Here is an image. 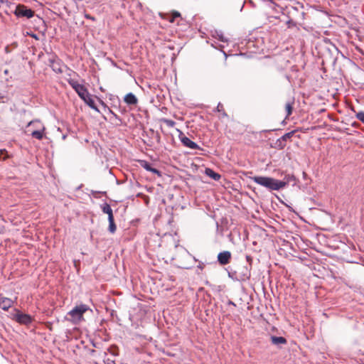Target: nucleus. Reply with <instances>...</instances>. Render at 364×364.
I'll use <instances>...</instances> for the list:
<instances>
[{
    "instance_id": "obj_1",
    "label": "nucleus",
    "mask_w": 364,
    "mask_h": 364,
    "mask_svg": "<svg viewBox=\"0 0 364 364\" xmlns=\"http://www.w3.org/2000/svg\"><path fill=\"white\" fill-rule=\"evenodd\" d=\"M50 66L53 70L57 73H62L66 71L68 73L67 75L69 77V78H68V81L72 88L74 89L75 91L82 90L83 87L81 83V80L75 72L68 69V68L62 64L59 60H53Z\"/></svg>"
},
{
    "instance_id": "obj_2",
    "label": "nucleus",
    "mask_w": 364,
    "mask_h": 364,
    "mask_svg": "<svg viewBox=\"0 0 364 364\" xmlns=\"http://www.w3.org/2000/svg\"><path fill=\"white\" fill-rule=\"evenodd\" d=\"M255 183L271 191H279L284 188V183L281 181L266 176H253L250 178Z\"/></svg>"
},
{
    "instance_id": "obj_3",
    "label": "nucleus",
    "mask_w": 364,
    "mask_h": 364,
    "mask_svg": "<svg viewBox=\"0 0 364 364\" xmlns=\"http://www.w3.org/2000/svg\"><path fill=\"white\" fill-rule=\"evenodd\" d=\"M88 310H90V309L86 304L76 306L68 313V315L70 316V318L68 319L74 323H77L84 320L83 314Z\"/></svg>"
},
{
    "instance_id": "obj_4",
    "label": "nucleus",
    "mask_w": 364,
    "mask_h": 364,
    "mask_svg": "<svg viewBox=\"0 0 364 364\" xmlns=\"http://www.w3.org/2000/svg\"><path fill=\"white\" fill-rule=\"evenodd\" d=\"M80 97L92 109L99 112L97 103L104 106V102L99 97L91 95L90 92H77Z\"/></svg>"
},
{
    "instance_id": "obj_5",
    "label": "nucleus",
    "mask_w": 364,
    "mask_h": 364,
    "mask_svg": "<svg viewBox=\"0 0 364 364\" xmlns=\"http://www.w3.org/2000/svg\"><path fill=\"white\" fill-rule=\"evenodd\" d=\"M14 14L17 17H26L27 18H31L34 16V11L25 5L19 4L16 6L14 11Z\"/></svg>"
},
{
    "instance_id": "obj_6",
    "label": "nucleus",
    "mask_w": 364,
    "mask_h": 364,
    "mask_svg": "<svg viewBox=\"0 0 364 364\" xmlns=\"http://www.w3.org/2000/svg\"><path fill=\"white\" fill-rule=\"evenodd\" d=\"M176 131L178 132V138L184 146L191 149H201L196 143L191 141L188 137L185 136V134L180 129H176Z\"/></svg>"
},
{
    "instance_id": "obj_7",
    "label": "nucleus",
    "mask_w": 364,
    "mask_h": 364,
    "mask_svg": "<svg viewBox=\"0 0 364 364\" xmlns=\"http://www.w3.org/2000/svg\"><path fill=\"white\" fill-rule=\"evenodd\" d=\"M15 319L18 323L25 325H28L32 321V318L30 315L19 312L15 315Z\"/></svg>"
},
{
    "instance_id": "obj_8",
    "label": "nucleus",
    "mask_w": 364,
    "mask_h": 364,
    "mask_svg": "<svg viewBox=\"0 0 364 364\" xmlns=\"http://www.w3.org/2000/svg\"><path fill=\"white\" fill-rule=\"evenodd\" d=\"M231 259V253L229 251H223L218 254V260L222 265L228 264Z\"/></svg>"
},
{
    "instance_id": "obj_9",
    "label": "nucleus",
    "mask_w": 364,
    "mask_h": 364,
    "mask_svg": "<svg viewBox=\"0 0 364 364\" xmlns=\"http://www.w3.org/2000/svg\"><path fill=\"white\" fill-rule=\"evenodd\" d=\"M294 104L295 100L294 97L288 99L285 102L284 109L286 112V119H287L291 114Z\"/></svg>"
},
{
    "instance_id": "obj_10",
    "label": "nucleus",
    "mask_w": 364,
    "mask_h": 364,
    "mask_svg": "<svg viewBox=\"0 0 364 364\" xmlns=\"http://www.w3.org/2000/svg\"><path fill=\"white\" fill-rule=\"evenodd\" d=\"M162 18L168 21L170 23H173L175 19L181 17V14L178 11H173L171 14H161Z\"/></svg>"
},
{
    "instance_id": "obj_11",
    "label": "nucleus",
    "mask_w": 364,
    "mask_h": 364,
    "mask_svg": "<svg viewBox=\"0 0 364 364\" xmlns=\"http://www.w3.org/2000/svg\"><path fill=\"white\" fill-rule=\"evenodd\" d=\"M14 301L9 298L6 297H0V307L3 310H8L13 305Z\"/></svg>"
},
{
    "instance_id": "obj_12",
    "label": "nucleus",
    "mask_w": 364,
    "mask_h": 364,
    "mask_svg": "<svg viewBox=\"0 0 364 364\" xmlns=\"http://www.w3.org/2000/svg\"><path fill=\"white\" fill-rule=\"evenodd\" d=\"M124 101L127 105H135L137 102V99L132 92H129L124 97Z\"/></svg>"
},
{
    "instance_id": "obj_13",
    "label": "nucleus",
    "mask_w": 364,
    "mask_h": 364,
    "mask_svg": "<svg viewBox=\"0 0 364 364\" xmlns=\"http://www.w3.org/2000/svg\"><path fill=\"white\" fill-rule=\"evenodd\" d=\"M205 174L210 177L211 178L214 179L215 181H218L220 178V175L218 173H215L213 170L211 168H206L205 171Z\"/></svg>"
},
{
    "instance_id": "obj_14",
    "label": "nucleus",
    "mask_w": 364,
    "mask_h": 364,
    "mask_svg": "<svg viewBox=\"0 0 364 364\" xmlns=\"http://www.w3.org/2000/svg\"><path fill=\"white\" fill-rule=\"evenodd\" d=\"M212 36L213 38H215L222 42L228 41V38L223 35V32L220 31H213Z\"/></svg>"
},
{
    "instance_id": "obj_15",
    "label": "nucleus",
    "mask_w": 364,
    "mask_h": 364,
    "mask_svg": "<svg viewBox=\"0 0 364 364\" xmlns=\"http://www.w3.org/2000/svg\"><path fill=\"white\" fill-rule=\"evenodd\" d=\"M271 341L272 343L274 345L285 344L287 343V340L284 337L281 336H272Z\"/></svg>"
},
{
    "instance_id": "obj_16",
    "label": "nucleus",
    "mask_w": 364,
    "mask_h": 364,
    "mask_svg": "<svg viewBox=\"0 0 364 364\" xmlns=\"http://www.w3.org/2000/svg\"><path fill=\"white\" fill-rule=\"evenodd\" d=\"M109 220V231L111 233H114L116 231V225L114 221V215L108 217Z\"/></svg>"
},
{
    "instance_id": "obj_17",
    "label": "nucleus",
    "mask_w": 364,
    "mask_h": 364,
    "mask_svg": "<svg viewBox=\"0 0 364 364\" xmlns=\"http://www.w3.org/2000/svg\"><path fill=\"white\" fill-rule=\"evenodd\" d=\"M102 210L104 213L107 214L108 217H109L110 215L111 216L113 215L112 210L110 205L107 203H105L102 205Z\"/></svg>"
},
{
    "instance_id": "obj_18",
    "label": "nucleus",
    "mask_w": 364,
    "mask_h": 364,
    "mask_svg": "<svg viewBox=\"0 0 364 364\" xmlns=\"http://www.w3.org/2000/svg\"><path fill=\"white\" fill-rule=\"evenodd\" d=\"M281 181H282V183H284V187H285L287 184L290 183L291 182L295 183L296 178L293 175H287V176H285L284 180Z\"/></svg>"
},
{
    "instance_id": "obj_19",
    "label": "nucleus",
    "mask_w": 364,
    "mask_h": 364,
    "mask_svg": "<svg viewBox=\"0 0 364 364\" xmlns=\"http://www.w3.org/2000/svg\"><path fill=\"white\" fill-rule=\"evenodd\" d=\"M143 167L149 171L159 174V171L156 168H152L151 166L146 162L144 163V164L143 165Z\"/></svg>"
},
{
    "instance_id": "obj_20",
    "label": "nucleus",
    "mask_w": 364,
    "mask_h": 364,
    "mask_svg": "<svg viewBox=\"0 0 364 364\" xmlns=\"http://www.w3.org/2000/svg\"><path fill=\"white\" fill-rule=\"evenodd\" d=\"M161 122H162L169 127H173L176 124V122L174 121L166 118L161 119Z\"/></svg>"
},
{
    "instance_id": "obj_21",
    "label": "nucleus",
    "mask_w": 364,
    "mask_h": 364,
    "mask_svg": "<svg viewBox=\"0 0 364 364\" xmlns=\"http://www.w3.org/2000/svg\"><path fill=\"white\" fill-rule=\"evenodd\" d=\"M31 136L36 139H41L43 138V132L35 130L31 132Z\"/></svg>"
},
{
    "instance_id": "obj_22",
    "label": "nucleus",
    "mask_w": 364,
    "mask_h": 364,
    "mask_svg": "<svg viewBox=\"0 0 364 364\" xmlns=\"http://www.w3.org/2000/svg\"><path fill=\"white\" fill-rule=\"evenodd\" d=\"M356 118L364 123V112L360 111L356 113Z\"/></svg>"
},
{
    "instance_id": "obj_23",
    "label": "nucleus",
    "mask_w": 364,
    "mask_h": 364,
    "mask_svg": "<svg viewBox=\"0 0 364 364\" xmlns=\"http://www.w3.org/2000/svg\"><path fill=\"white\" fill-rule=\"evenodd\" d=\"M294 134V131L288 132V133H287V134H285L284 135L282 136V139L286 141V140L290 139L293 136Z\"/></svg>"
},
{
    "instance_id": "obj_24",
    "label": "nucleus",
    "mask_w": 364,
    "mask_h": 364,
    "mask_svg": "<svg viewBox=\"0 0 364 364\" xmlns=\"http://www.w3.org/2000/svg\"><path fill=\"white\" fill-rule=\"evenodd\" d=\"M8 157L5 150H0V159L5 160Z\"/></svg>"
},
{
    "instance_id": "obj_25",
    "label": "nucleus",
    "mask_w": 364,
    "mask_h": 364,
    "mask_svg": "<svg viewBox=\"0 0 364 364\" xmlns=\"http://www.w3.org/2000/svg\"><path fill=\"white\" fill-rule=\"evenodd\" d=\"M217 109L218 112H221L223 109V106L221 103L218 105Z\"/></svg>"
},
{
    "instance_id": "obj_26",
    "label": "nucleus",
    "mask_w": 364,
    "mask_h": 364,
    "mask_svg": "<svg viewBox=\"0 0 364 364\" xmlns=\"http://www.w3.org/2000/svg\"><path fill=\"white\" fill-rule=\"evenodd\" d=\"M35 123H38L39 124V122H30L28 124V127H30L33 124H35Z\"/></svg>"
},
{
    "instance_id": "obj_27",
    "label": "nucleus",
    "mask_w": 364,
    "mask_h": 364,
    "mask_svg": "<svg viewBox=\"0 0 364 364\" xmlns=\"http://www.w3.org/2000/svg\"><path fill=\"white\" fill-rule=\"evenodd\" d=\"M29 35H30L31 37H33V38H36V39H38V37H37V36H36V34L32 33V34H29Z\"/></svg>"
},
{
    "instance_id": "obj_28",
    "label": "nucleus",
    "mask_w": 364,
    "mask_h": 364,
    "mask_svg": "<svg viewBox=\"0 0 364 364\" xmlns=\"http://www.w3.org/2000/svg\"><path fill=\"white\" fill-rule=\"evenodd\" d=\"M4 73H5V75H7L8 74V70H4Z\"/></svg>"
},
{
    "instance_id": "obj_29",
    "label": "nucleus",
    "mask_w": 364,
    "mask_h": 364,
    "mask_svg": "<svg viewBox=\"0 0 364 364\" xmlns=\"http://www.w3.org/2000/svg\"><path fill=\"white\" fill-rule=\"evenodd\" d=\"M247 259L250 260V256H247Z\"/></svg>"
},
{
    "instance_id": "obj_30",
    "label": "nucleus",
    "mask_w": 364,
    "mask_h": 364,
    "mask_svg": "<svg viewBox=\"0 0 364 364\" xmlns=\"http://www.w3.org/2000/svg\"><path fill=\"white\" fill-rule=\"evenodd\" d=\"M336 94H338V92H336V94L333 95V97H336Z\"/></svg>"
}]
</instances>
